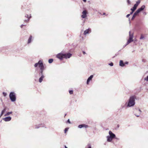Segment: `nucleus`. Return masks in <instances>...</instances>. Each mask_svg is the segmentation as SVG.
Returning <instances> with one entry per match:
<instances>
[{"mask_svg":"<svg viewBox=\"0 0 148 148\" xmlns=\"http://www.w3.org/2000/svg\"><path fill=\"white\" fill-rule=\"evenodd\" d=\"M34 66L35 67H37L38 66L40 68V70L38 71V73L40 77L39 81L40 83H41L42 81L43 78L45 77L43 73L45 69L42 61L40 60H39L37 63L34 64Z\"/></svg>","mask_w":148,"mask_h":148,"instance_id":"1","label":"nucleus"},{"mask_svg":"<svg viewBox=\"0 0 148 148\" xmlns=\"http://www.w3.org/2000/svg\"><path fill=\"white\" fill-rule=\"evenodd\" d=\"M136 99V97L135 95L131 96L128 100L127 107H130L133 106L135 104V99Z\"/></svg>","mask_w":148,"mask_h":148,"instance_id":"2","label":"nucleus"},{"mask_svg":"<svg viewBox=\"0 0 148 148\" xmlns=\"http://www.w3.org/2000/svg\"><path fill=\"white\" fill-rule=\"evenodd\" d=\"M10 98L12 102H14L16 99V95L14 92H11L9 94Z\"/></svg>","mask_w":148,"mask_h":148,"instance_id":"3","label":"nucleus"},{"mask_svg":"<svg viewBox=\"0 0 148 148\" xmlns=\"http://www.w3.org/2000/svg\"><path fill=\"white\" fill-rule=\"evenodd\" d=\"M56 57L60 60H62L64 58L63 53H58L56 55Z\"/></svg>","mask_w":148,"mask_h":148,"instance_id":"4","label":"nucleus"},{"mask_svg":"<svg viewBox=\"0 0 148 148\" xmlns=\"http://www.w3.org/2000/svg\"><path fill=\"white\" fill-rule=\"evenodd\" d=\"M64 58L65 59L69 58L72 56V54L70 53H63Z\"/></svg>","mask_w":148,"mask_h":148,"instance_id":"5","label":"nucleus"},{"mask_svg":"<svg viewBox=\"0 0 148 148\" xmlns=\"http://www.w3.org/2000/svg\"><path fill=\"white\" fill-rule=\"evenodd\" d=\"M145 6L144 5H142L140 8H138L136 11L139 13L140 12L143 11L145 9Z\"/></svg>","mask_w":148,"mask_h":148,"instance_id":"6","label":"nucleus"},{"mask_svg":"<svg viewBox=\"0 0 148 148\" xmlns=\"http://www.w3.org/2000/svg\"><path fill=\"white\" fill-rule=\"evenodd\" d=\"M139 13H138L136 11L134 14L131 20H133L136 17L139 15Z\"/></svg>","mask_w":148,"mask_h":148,"instance_id":"7","label":"nucleus"},{"mask_svg":"<svg viewBox=\"0 0 148 148\" xmlns=\"http://www.w3.org/2000/svg\"><path fill=\"white\" fill-rule=\"evenodd\" d=\"M87 12L86 10H84L82 12V15L81 16V17L82 18H85L87 16Z\"/></svg>","mask_w":148,"mask_h":148,"instance_id":"8","label":"nucleus"},{"mask_svg":"<svg viewBox=\"0 0 148 148\" xmlns=\"http://www.w3.org/2000/svg\"><path fill=\"white\" fill-rule=\"evenodd\" d=\"M11 119L12 118L10 116L6 117L3 119V120L6 122L9 121H11Z\"/></svg>","mask_w":148,"mask_h":148,"instance_id":"9","label":"nucleus"},{"mask_svg":"<svg viewBox=\"0 0 148 148\" xmlns=\"http://www.w3.org/2000/svg\"><path fill=\"white\" fill-rule=\"evenodd\" d=\"M93 77V75H91L89 77H88L86 81V84H89V83L90 81L92 80Z\"/></svg>","mask_w":148,"mask_h":148,"instance_id":"10","label":"nucleus"},{"mask_svg":"<svg viewBox=\"0 0 148 148\" xmlns=\"http://www.w3.org/2000/svg\"><path fill=\"white\" fill-rule=\"evenodd\" d=\"M109 134L110 136H111L113 139L114 138L116 137V135L114 133H113L112 131H110L109 132Z\"/></svg>","mask_w":148,"mask_h":148,"instance_id":"11","label":"nucleus"},{"mask_svg":"<svg viewBox=\"0 0 148 148\" xmlns=\"http://www.w3.org/2000/svg\"><path fill=\"white\" fill-rule=\"evenodd\" d=\"M91 29L89 28L84 31V35H86L87 34H89L91 32Z\"/></svg>","mask_w":148,"mask_h":148,"instance_id":"12","label":"nucleus"},{"mask_svg":"<svg viewBox=\"0 0 148 148\" xmlns=\"http://www.w3.org/2000/svg\"><path fill=\"white\" fill-rule=\"evenodd\" d=\"M142 23V22H140V23H137L136 25V27L137 29L139 30L141 28L140 25H141Z\"/></svg>","mask_w":148,"mask_h":148,"instance_id":"13","label":"nucleus"},{"mask_svg":"<svg viewBox=\"0 0 148 148\" xmlns=\"http://www.w3.org/2000/svg\"><path fill=\"white\" fill-rule=\"evenodd\" d=\"M88 126L87 125H85L84 124H82L79 125L78 126V127L79 128H82L83 127L86 128L88 127Z\"/></svg>","mask_w":148,"mask_h":148,"instance_id":"14","label":"nucleus"},{"mask_svg":"<svg viewBox=\"0 0 148 148\" xmlns=\"http://www.w3.org/2000/svg\"><path fill=\"white\" fill-rule=\"evenodd\" d=\"M25 17L27 18V20H24V21L26 23L28 22L29 21L30 19L31 18V15L29 17L28 15L27 14H26L25 15Z\"/></svg>","mask_w":148,"mask_h":148,"instance_id":"15","label":"nucleus"},{"mask_svg":"<svg viewBox=\"0 0 148 148\" xmlns=\"http://www.w3.org/2000/svg\"><path fill=\"white\" fill-rule=\"evenodd\" d=\"M107 141L108 142H111L112 140V139H113L111 136H107Z\"/></svg>","mask_w":148,"mask_h":148,"instance_id":"16","label":"nucleus"},{"mask_svg":"<svg viewBox=\"0 0 148 148\" xmlns=\"http://www.w3.org/2000/svg\"><path fill=\"white\" fill-rule=\"evenodd\" d=\"M119 65L120 66L122 67H124L125 66V64L123 60H120V61Z\"/></svg>","mask_w":148,"mask_h":148,"instance_id":"17","label":"nucleus"},{"mask_svg":"<svg viewBox=\"0 0 148 148\" xmlns=\"http://www.w3.org/2000/svg\"><path fill=\"white\" fill-rule=\"evenodd\" d=\"M32 36L31 35L30 36L28 39L27 44L30 43L32 42Z\"/></svg>","mask_w":148,"mask_h":148,"instance_id":"18","label":"nucleus"},{"mask_svg":"<svg viewBox=\"0 0 148 148\" xmlns=\"http://www.w3.org/2000/svg\"><path fill=\"white\" fill-rule=\"evenodd\" d=\"M6 111V107H5L2 111L0 114V117L2 116Z\"/></svg>","mask_w":148,"mask_h":148,"instance_id":"19","label":"nucleus"},{"mask_svg":"<svg viewBox=\"0 0 148 148\" xmlns=\"http://www.w3.org/2000/svg\"><path fill=\"white\" fill-rule=\"evenodd\" d=\"M137 7V6L134 4L133 7L131 8L130 10H133L134 11L136 9Z\"/></svg>","mask_w":148,"mask_h":148,"instance_id":"20","label":"nucleus"},{"mask_svg":"<svg viewBox=\"0 0 148 148\" xmlns=\"http://www.w3.org/2000/svg\"><path fill=\"white\" fill-rule=\"evenodd\" d=\"M129 38H131V39H133V34L132 33V34H131V32L130 31L129 32Z\"/></svg>","mask_w":148,"mask_h":148,"instance_id":"21","label":"nucleus"},{"mask_svg":"<svg viewBox=\"0 0 148 148\" xmlns=\"http://www.w3.org/2000/svg\"><path fill=\"white\" fill-rule=\"evenodd\" d=\"M133 41V39H131V38H129L127 42V44H129L131 42H132Z\"/></svg>","mask_w":148,"mask_h":148,"instance_id":"22","label":"nucleus"},{"mask_svg":"<svg viewBox=\"0 0 148 148\" xmlns=\"http://www.w3.org/2000/svg\"><path fill=\"white\" fill-rule=\"evenodd\" d=\"M12 112L11 111L10 112H8L6 113V114H5L4 116H6L10 115V114H12Z\"/></svg>","mask_w":148,"mask_h":148,"instance_id":"23","label":"nucleus"},{"mask_svg":"<svg viewBox=\"0 0 148 148\" xmlns=\"http://www.w3.org/2000/svg\"><path fill=\"white\" fill-rule=\"evenodd\" d=\"M86 148H92L91 145L90 144H88L86 147Z\"/></svg>","mask_w":148,"mask_h":148,"instance_id":"24","label":"nucleus"},{"mask_svg":"<svg viewBox=\"0 0 148 148\" xmlns=\"http://www.w3.org/2000/svg\"><path fill=\"white\" fill-rule=\"evenodd\" d=\"M140 3V1H138L136 2V3L135 4H134V5H136L138 7V5H139Z\"/></svg>","mask_w":148,"mask_h":148,"instance_id":"25","label":"nucleus"},{"mask_svg":"<svg viewBox=\"0 0 148 148\" xmlns=\"http://www.w3.org/2000/svg\"><path fill=\"white\" fill-rule=\"evenodd\" d=\"M53 59L52 58L48 60V62L49 63L51 64L53 62Z\"/></svg>","mask_w":148,"mask_h":148,"instance_id":"26","label":"nucleus"},{"mask_svg":"<svg viewBox=\"0 0 148 148\" xmlns=\"http://www.w3.org/2000/svg\"><path fill=\"white\" fill-rule=\"evenodd\" d=\"M69 129V127H66L65 129L64 130V133H66V132L68 131Z\"/></svg>","mask_w":148,"mask_h":148,"instance_id":"27","label":"nucleus"},{"mask_svg":"<svg viewBox=\"0 0 148 148\" xmlns=\"http://www.w3.org/2000/svg\"><path fill=\"white\" fill-rule=\"evenodd\" d=\"M127 103H125L123 105V106L122 105L121 106V107L122 108H123L125 107L127 105Z\"/></svg>","mask_w":148,"mask_h":148,"instance_id":"28","label":"nucleus"},{"mask_svg":"<svg viewBox=\"0 0 148 148\" xmlns=\"http://www.w3.org/2000/svg\"><path fill=\"white\" fill-rule=\"evenodd\" d=\"M69 93L71 95L73 93V90H69Z\"/></svg>","mask_w":148,"mask_h":148,"instance_id":"29","label":"nucleus"},{"mask_svg":"<svg viewBox=\"0 0 148 148\" xmlns=\"http://www.w3.org/2000/svg\"><path fill=\"white\" fill-rule=\"evenodd\" d=\"M38 126L39 127V128L41 127H44V125L42 124H39L38 125Z\"/></svg>","mask_w":148,"mask_h":148,"instance_id":"30","label":"nucleus"},{"mask_svg":"<svg viewBox=\"0 0 148 148\" xmlns=\"http://www.w3.org/2000/svg\"><path fill=\"white\" fill-rule=\"evenodd\" d=\"M2 93L4 97H5L6 96L7 94L6 92H3Z\"/></svg>","mask_w":148,"mask_h":148,"instance_id":"31","label":"nucleus"},{"mask_svg":"<svg viewBox=\"0 0 148 148\" xmlns=\"http://www.w3.org/2000/svg\"><path fill=\"white\" fill-rule=\"evenodd\" d=\"M144 80L147 81H148V75L146 77L144 78Z\"/></svg>","mask_w":148,"mask_h":148,"instance_id":"32","label":"nucleus"},{"mask_svg":"<svg viewBox=\"0 0 148 148\" xmlns=\"http://www.w3.org/2000/svg\"><path fill=\"white\" fill-rule=\"evenodd\" d=\"M109 65L111 66H113V63L112 62H111V63H109Z\"/></svg>","mask_w":148,"mask_h":148,"instance_id":"33","label":"nucleus"},{"mask_svg":"<svg viewBox=\"0 0 148 148\" xmlns=\"http://www.w3.org/2000/svg\"><path fill=\"white\" fill-rule=\"evenodd\" d=\"M127 2L128 4V5L131 4V2H130V0H127Z\"/></svg>","mask_w":148,"mask_h":148,"instance_id":"34","label":"nucleus"},{"mask_svg":"<svg viewBox=\"0 0 148 148\" xmlns=\"http://www.w3.org/2000/svg\"><path fill=\"white\" fill-rule=\"evenodd\" d=\"M35 129H38L39 128V127L38 125H36L35 126Z\"/></svg>","mask_w":148,"mask_h":148,"instance_id":"35","label":"nucleus"},{"mask_svg":"<svg viewBox=\"0 0 148 148\" xmlns=\"http://www.w3.org/2000/svg\"><path fill=\"white\" fill-rule=\"evenodd\" d=\"M144 38V37L142 35H141L140 39L141 40V39H143Z\"/></svg>","mask_w":148,"mask_h":148,"instance_id":"36","label":"nucleus"},{"mask_svg":"<svg viewBox=\"0 0 148 148\" xmlns=\"http://www.w3.org/2000/svg\"><path fill=\"white\" fill-rule=\"evenodd\" d=\"M66 122H67V123H70H70H71V122H70V120H69V119H68L67 120V121H66Z\"/></svg>","mask_w":148,"mask_h":148,"instance_id":"37","label":"nucleus"},{"mask_svg":"<svg viewBox=\"0 0 148 148\" xmlns=\"http://www.w3.org/2000/svg\"><path fill=\"white\" fill-rule=\"evenodd\" d=\"M131 12H130V13L129 14H130V15L132 14H133V12H134V11H133V10H131Z\"/></svg>","mask_w":148,"mask_h":148,"instance_id":"38","label":"nucleus"},{"mask_svg":"<svg viewBox=\"0 0 148 148\" xmlns=\"http://www.w3.org/2000/svg\"><path fill=\"white\" fill-rule=\"evenodd\" d=\"M143 14L144 15H146L147 14V13L145 12H143Z\"/></svg>","mask_w":148,"mask_h":148,"instance_id":"39","label":"nucleus"},{"mask_svg":"<svg viewBox=\"0 0 148 148\" xmlns=\"http://www.w3.org/2000/svg\"><path fill=\"white\" fill-rule=\"evenodd\" d=\"M125 64H125H128V62L127 61L125 62V63H124Z\"/></svg>","mask_w":148,"mask_h":148,"instance_id":"40","label":"nucleus"},{"mask_svg":"<svg viewBox=\"0 0 148 148\" xmlns=\"http://www.w3.org/2000/svg\"><path fill=\"white\" fill-rule=\"evenodd\" d=\"M26 25H23V24H22V25H21V28H22L23 26H26Z\"/></svg>","mask_w":148,"mask_h":148,"instance_id":"41","label":"nucleus"},{"mask_svg":"<svg viewBox=\"0 0 148 148\" xmlns=\"http://www.w3.org/2000/svg\"><path fill=\"white\" fill-rule=\"evenodd\" d=\"M138 111L140 112V114H141V113H142V111H141L140 110V109H138Z\"/></svg>","mask_w":148,"mask_h":148,"instance_id":"42","label":"nucleus"},{"mask_svg":"<svg viewBox=\"0 0 148 148\" xmlns=\"http://www.w3.org/2000/svg\"><path fill=\"white\" fill-rule=\"evenodd\" d=\"M130 16V14H127L126 16V17L127 18H128Z\"/></svg>","mask_w":148,"mask_h":148,"instance_id":"43","label":"nucleus"},{"mask_svg":"<svg viewBox=\"0 0 148 148\" xmlns=\"http://www.w3.org/2000/svg\"><path fill=\"white\" fill-rule=\"evenodd\" d=\"M128 44H127V43H126V44L124 45V46H123V48H124Z\"/></svg>","mask_w":148,"mask_h":148,"instance_id":"44","label":"nucleus"},{"mask_svg":"<svg viewBox=\"0 0 148 148\" xmlns=\"http://www.w3.org/2000/svg\"><path fill=\"white\" fill-rule=\"evenodd\" d=\"M82 52H83V54L84 55L86 53L84 51H83Z\"/></svg>","mask_w":148,"mask_h":148,"instance_id":"45","label":"nucleus"},{"mask_svg":"<svg viewBox=\"0 0 148 148\" xmlns=\"http://www.w3.org/2000/svg\"><path fill=\"white\" fill-rule=\"evenodd\" d=\"M116 140H119V138H116L115 137V138Z\"/></svg>","mask_w":148,"mask_h":148,"instance_id":"46","label":"nucleus"},{"mask_svg":"<svg viewBox=\"0 0 148 148\" xmlns=\"http://www.w3.org/2000/svg\"><path fill=\"white\" fill-rule=\"evenodd\" d=\"M135 115L137 117H138L140 116L139 115H136V114H135Z\"/></svg>","mask_w":148,"mask_h":148,"instance_id":"47","label":"nucleus"},{"mask_svg":"<svg viewBox=\"0 0 148 148\" xmlns=\"http://www.w3.org/2000/svg\"><path fill=\"white\" fill-rule=\"evenodd\" d=\"M84 2H86V0H82Z\"/></svg>","mask_w":148,"mask_h":148,"instance_id":"48","label":"nucleus"},{"mask_svg":"<svg viewBox=\"0 0 148 148\" xmlns=\"http://www.w3.org/2000/svg\"><path fill=\"white\" fill-rule=\"evenodd\" d=\"M119 127V124L117 125V127Z\"/></svg>","mask_w":148,"mask_h":148,"instance_id":"49","label":"nucleus"},{"mask_svg":"<svg viewBox=\"0 0 148 148\" xmlns=\"http://www.w3.org/2000/svg\"><path fill=\"white\" fill-rule=\"evenodd\" d=\"M105 14H106V13H105V12L103 13V15H105Z\"/></svg>","mask_w":148,"mask_h":148,"instance_id":"50","label":"nucleus"},{"mask_svg":"<svg viewBox=\"0 0 148 148\" xmlns=\"http://www.w3.org/2000/svg\"><path fill=\"white\" fill-rule=\"evenodd\" d=\"M64 147L65 148H67V147L66 145H64Z\"/></svg>","mask_w":148,"mask_h":148,"instance_id":"51","label":"nucleus"},{"mask_svg":"<svg viewBox=\"0 0 148 148\" xmlns=\"http://www.w3.org/2000/svg\"><path fill=\"white\" fill-rule=\"evenodd\" d=\"M142 61L143 62H145V60L144 59H143L142 60Z\"/></svg>","mask_w":148,"mask_h":148,"instance_id":"52","label":"nucleus"},{"mask_svg":"<svg viewBox=\"0 0 148 148\" xmlns=\"http://www.w3.org/2000/svg\"><path fill=\"white\" fill-rule=\"evenodd\" d=\"M84 22H85V20H84V21H83V23H84Z\"/></svg>","mask_w":148,"mask_h":148,"instance_id":"53","label":"nucleus"},{"mask_svg":"<svg viewBox=\"0 0 148 148\" xmlns=\"http://www.w3.org/2000/svg\"><path fill=\"white\" fill-rule=\"evenodd\" d=\"M129 18V21H130V18Z\"/></svg>","mask_w":148,"mask_h":148,"instance_id":"54","label":"nucleus"},{"mask_svg":"<svg viewBox=\"0 0 148 148\" xmlns=\"http://www.w3.org/2000/svg\"><path fill=\"white\" fill-rule=\"evenodd\" d=\"M114 57H115V56H114L113 57H112V58H114Z\"/></svg>","mask_w":148,"mask_h":148,"instance_id":"55","label":"nucleus"},{"mask_svg":"<svg viewBox=\"0 0 148 148\" xmlns=\"http://www.w3.org/2000/svg\"><path fill=\"white\" fill-rule=\"evenodd\" d=\"M134 51H132V52H133Z\"/></svg>","mask_w":148,"mask_h":148,"instance_id":"56","label":"nucleus"}]
</instances>
